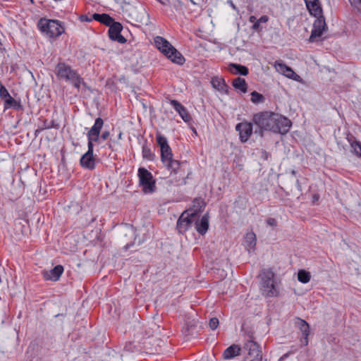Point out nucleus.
I'll return each mask as SVG.
<instances>
[{
    "label": "nucleus",
    "instance_id": "9",
    "mask_svg": "<svg viewBox=\"0 0 361 361\" xmlns=\"http://www.w3.org/2000/svg\"><path fill=\"white\" fill-rule=\"evenodd\" d=\"M315 17L317 19L314 22L313 28L309 39L310 42H315L317 39L320 37L327 29L325 18L322 13L321 16Z\"/></svg>",
    "mask_w": 361,
    "mask_h": 361
},
{
    "label": "nucleus",
    "instance_id": "1",
    "mask_svg": "<svg viewBox=\"0 0 361 361\" xmlns=\"http://www.w3.org/2000/svg\"><path fill=\"white\" fill-rule=\"evenodd\" d=\"M252 120L261 130L275 133L286 134L291 126V122L288 118L270 111L256 114Z\"/></svg>",
    "mask_w": 361,
    "mask_h": 361
},
{
    "label": "nucleus",
    "instance_id": "3",
    "mask_svg": "<svg viewBox=\"0 0 361 361\" xmlns=\"http://www.w3.org/2000/svg\"><path fill=\"white\" fill-rule=\"evenodd\" d=\"M260 279V290L264 296L275 298L279 295L281 281L276 278L275 273L271 269H263Z\"/></svg>",
    "mask_w": 361,
    "mask_h": 361
},
{
    "label": "nucleus",
    "instance_id": "19",
    "mask_svg": "<svg viewBox=\"0 0 361 361\" xmlns=\"http://www.w3.org/2000/svg\"><path fill=\"white\" fill-rule=\"evenodd\" d=\"M310 13L314 16H321L322 13V7L318 0H304Z\"/></svg>",
    "mask_w": 361,
    "mask_h": 361
},
{
    "label": "nucleus",
    "instance_id": "44",
    "mask_svg": "<svg viewBox=\"0 0 361 361\" xmlns=\"http://www.w3.org/2000/svg\"><path fill=\"white\" fill-rule=\"evenodd\" d=\"M121 137H122V133L120 132L118 134V139H121Z\"/></svg>",
    "mask_w": 361,
    "mask_h": 361
},
{
    "label": "nucleus",
    "instance_id": "2",
    "mask_svg": "<svg viewBox=\"0 0 361 361\" xmlns=\"http://www.w3.org/2000/svg\"><path fill=\"white\" fill-rule=\"evenodd\" d=\"M104 126V121L101 118H97L92 127L89 130L87 133V137L88 140L87 143V152L85 153L80 160V165L82 167L92 170L95 167V159L94 158L93 152H94V142L98 141L99 138V134L101 130Z\"/></svg>",
    "mask_w": 361,
    "mask_h": 361
},
{
    "label": "nucleus",
    "instance_id": "25",
    "mask_svg": "<svg viewBox=\"0 0 361 361\" xmlns=\"http://www.w3.org/2000/svg\"><path fill=\"white\" fill-rule=\"evenodd\" d=\"M92 18L108 26H110L114 23L113 18L107 14L94 13L92 16Z\"/></svg>",
    "mask_w": 361,
    "mask_h": 361
},
{
    "label": "nucleus",
    "instance_id": "12",
    "mask_svg": "<svg viewBox=\"0 0 361 361\" xmlns=\"http://www.w3.org/2000/svg\"><path fill=\"white\" fill-rule=\"evenodd\" d=\"M274 68L276 71L280 74L285 75L286 77L292 79L297 82H301V77L296 74L294 71L289 66H286L281 61H276L274 63Z\"/></svg>",
    "mask_w": 361,
    "mask_h": 361
},
{
    "label": "nucleus",
    "instance_id": "30",
    "mask_svg": "<svg viewBox=\"0 0 361 361\" xmlns=\"http://www.w3.org/2000/svg\"><path fill=\"white\" fill-rule=\"evenodd\" d=\"M251 101L255 104L260 103L264 101V97L257 92L253 91L251 93Z\"/></svg>",
    "mask_w": 361,
    "mask_h": 361
},
{
    "label": "nucleus",
    "instance_id": "21",
    "mask_svg": "<svg viewBox=\"0 0 361 361\" xmlns=\"http://www.w3.org/2000/svg\"><path fill=\"white\" fill-rule=\"evenodd\" d=\"M241 348L238 345H231L227 348L223 353L225 360H231L240 355Z\"/></svg>",
    "mask_w": 361,
    "mask_h": 361
},
{
    "label": "nucleus",
    "instance_id": "6",
    "mask_svg": "<svg viewBox=\"0 0 361 361\" xmlns=\"http://www.w3.org/2000/svg\"><path fill=\"white\" fill-rule=\"evenodd\" d=\"M194 204H197V208L193 210H188L182 213L177 221V230L179 233H185L196 221L198 213L204 206V202L200 200H195ZM196 207V204H194Z\"/></svg>",
    "mask_w": 361,
    "mask_h": 361
},
{
    "label": "nucleus",
    "instance_id": "33",
    "mask_svg": "<svg viewBox=\"0 0 361 361\" xmlns=\"http://www.w3.org/2000/svg\"><path fill=\"white\" fill-rule=\"evenodd\" d=\"M171 182L176 185H184L186 183L185 178H184V173L181 175V179L179 180H171Z\"/></svg>",
    "mask_w": 361,
    "mask_h": 361
},
{
    "label": "nucleus",
    "instance_id": "17",
    "mask_svg": "<svg viewBox=\"0 0 361 361\" xmlns=\"http://www.w3.org/2000/svg\"><path fill=\"white\" fill-rule=\"evenodd\" d=\"M170 104L185 122H189L191 120V116L187 109L180 102L171 99L170 100Z\"/></svg>",
    "mask_w": 361,
    "mask_h": 361
},
{
    "label": "nucleus",
    "instance_id": "15",
    "mask_svg": "<svg viewBox=\"0 0 361 361\" xmlns=\"http://www.w3.org/2000/svg\"><path fill=\"white\" fill-rule=\"evenodd\" d=\"M296 325L303 335V338L300 340L301 345L305 346L308 344L310 326L307 322L300 318H297Z\"/></svg>",
    "mask_w": 361,
    "mask_h": 361
},
{
    "label": "nucleus",
    "instance_id": "29",
    "mask_svg": "<svg viewBox=\"0 0 361 361\" xmlns=\"http://www.w3.org/2000/svg\"><path fill=\"white\" fill-rule=\"evenodd\" d=\"M142 157L147 160H153L154 154L152 152L150 148L147 145L142 146Z\"/></svg>",
    "mask_w": 361,
    "mask_h": 361
},
{
    "label": "nucleus",
    "instance_id": "24",
    "mask_svg": "<svg viewBox=\"0 0 361 361\" xmlns=\"http://www.w3.org/2000/svg\"><path fill=\"white\" fill-rule=\"evenodd\" d=\"M228 68L231 73L235 75H247L248 74V68L246 66L236 64V63H231L228 66Z\"/></svg>",
    "mask_w": 361,
    "mask_h": 361
},
{
    "label": "nucleus",
    "instance_id": "7",
    "mask_svg": "<svg viewBox=\"0 0 361 361\" xmlns=\"http://www.w3.org/2000/svg\"><path fill=\"white\" fill-rule=\"evenodd\" d=\"M38 27L43 34L51 38H56L65 31L63 23L57 20L41 18Z\"/></svg>",
    "mask_w": 361,
    "mask_h": 361
},
{
    "label": "nucleus",
    "instance_id": "23",
    "mask_svg": "<svg viewBox=\"0 0 361 361\" xmlns=\"http://www.w3.org/2000/svg\"><path fill=\"white\" fill-rule=\"evenodd\" d=\"M212 87L221 93L227 92L228 86L226 85L223 78L219 77H214L211 81Z\"/></svg>",
    "mask_w": 361,
    "mask_h": 361
},
{
    "label": "nucleus",
    "instance_id": "34",
    "mask_svg": "<svg viewBox=\"0 0 361 361\" xmlns=\"http://www.w3.org/2000/svg\"><path fill=\"white\" fill-rule=\"evenodd\" d=\"M15 103V99L11 97L4 102V109H8L12 107V104Z\"/></svg>",
    "mask_w": 361,
    "mask_h": 361
},
{
    "label": "nucleus",
    "instance_id": "43",
    "mask_svg": "<svg viewBox=\"0 0 361 361\" xmlns=\"http://www.w3.org/2000/svg\"><path fill=\"white\" fill-rule=\"evenodd\" d=\"M10 97H11V96L10 95L9 92H8V94H6V95L3 97L1 99H4V101L5 102Z\"/></svg>",
    "mask_w": 361,
    "mask_h": 361
},
{
    "label": "nucleus",
    "instance_id": "16",
    "mask_svg": "<svg viewBox=\"0 0 361 361\" xmlns=\"http://www.w3.org/2000/svg\"><path fill=\"white\" fill-rule=\"evenodd\" d=\"M257 244V237L253 231L248 232L244 237L243 245L248 252H253Z\"/></svg>",
    "mask_w": 361,
    "mask_h": 361
},
{
    "label": "nucleus",
    "instance_id": "41",
    "mask_svg": "<svg viewBox=\"0 0 361 361\" xmlns=\"http://www.w3.org/2000/svg\"><path fill=\"white\" fill-rule=\"evenodd\" d=\"M259 24L260 23L257 20L255 23H253L252 29L255 30H259Z\"/></svg>",
    "mask_w": 361,
    "mask_h": 361
},
{
    "label": "nucleus",
    "instance_id": "13",
    "mask_svg": "<svg viewBox=\"0 0 361 361\" xmlns=\"http://www.w3.org/2000/svg\"><path fill=\"white\" fill-rule=\"evenodd\" d=\"M123 29V26L119 23L114 22L109 29V36L111 39L117 41L119 43H125L126 39L124 37L121 35V32Z\"/></svg>",
    "mask_w": 361,
    "mask_h": 361
},
{
    "label": "nucleus",
    "instance_id": "37",
    "mask_svg": "<svg viewBox=\"0 0 361 361\" xmlns=\"http://www.w3.org/2000/svg\"><path fill=\"white\" fill-rule=\"evenodd\" d=\"M269 20V17L267 16H261L258 20L257 21L261 23H267V21Z\"/></svg>",
    "mask_w": 361,
    "mask_h": 361
},
{
    "label": "nucleus",
    "instance_id": "8",
    "mask_svg": "<svg viewBox=\"0 0 361 361\" xmlns=\"http://www.w3.org/2000/svg\"><path fill=\"white\" fill-rule=\"evenodd\" d=\"M140 185L145 193H152L155 190V181L152 173L145 168L138 169Z\"/></svg>",
    "mask_w": 361,
    "mask_h": 361
},
{
    "label": "nucleus",
    "instance_id": "28",
    "mask_svg": "<svg viewBox=\"0 0 361 361\" xmlns=\"http://www.w3.org/2000/svg\"><path fill=\"white\" fill-rule=\"evenodd\" d=\"M310 274L305 270H300L298 273V279L302 283H307L310 281Z\"/></svg>",
    "mask_w": 361,
    "mask_h": 361
},
{
    "label": "nucleus",
    "instance_id": "39",
    "mask_svg": "<svg viewBox=\"0 0 361 361\" xmlns=\"http://www.w3.org/2000/svg\"><path fill=\"white\" fill-rule=\"evenodd\" d=\"M12 107H13L16 109H21L22 106L20 102L15 100V103L12 104Z\"/></svg>",
    "mask_w": 361,
    "mask_h": 361
},
{
    "label": "nucleus",
    "instance_id": "20",
    "mask_svg": "<svg viewBox=\"0 0 361 361\" xmlns=\"http://www.w3.org/2000/svg\"><path fill=\"white\" fill-rule=\"evenodd\" d=\"M63 272V267L57 265L49 271H44L43 276L46 280L57 281Z\"/></svg>",
    "mask_w": 361,
    "mask_h": 361
},
{
    "label": "nucleus",
    "instance_id": "45",
    "mask_svg": "<svg viewBox=\"0 0 361 361\" xmlns=\"http://www.w3.org/2000/svg\"><path fill=\"white\" fill-rule=\"evenodd\" d=\"M109 148H112V145H111V144H109Z\"/></svg>",
    "mask_w": 361,
    "mask_h": 361
},
{
    "label": "nucleus",
    "instance_id": "31",
    "mask_svg": "<svg viewBox=\"0 0 361 361\" xmlns=\"http://www.w3.org/2000/svg\"><path fill=\"white\" fill-rule=\"evenodd\" d=\"M219 319L216 317H212L209 319V326L212 330H215L219 326Z\"/></svg>",
    "mask_w": 361,
    "mask_h": 361
},
{
    "label": "nucleus",
    "instance_id": "32",
    "mask_svg": "<svg viewBox=\"0 0 361 361\" xmlns=\"http://www.w3.org/2000/svg\"><path fill=\"white\" fill-rule=\"evenodd\" d=\"M352 6L361 13V0H349Z\"/></svg>",
    "mask_w": 361,
    "mask_h": 361
},
{
    "label": "nucleus",
    "instance_id": "40",
    "mask_svg": "<svg viewBox=\"0 0 361 361\" xmlns=\"http://www.w3.org/2000/svg\"><path fill=\"white\" fill-rule=\"evenodd\" d=\"M80 19L82 22H90L91 21V19H90L87 16L85 15H82L80 17Z\"/></svg>",
    "mask_w": 361,
    "mask_h": 361
},
{
    "label": "nucleus",
    "instance_id": "18",
    "mask_svg": "<svg viewBox=\"0 0 361 361\" xmlns=\"http://www.w3.org/2000/svg\"><path fill=\"white\" fill-rule=\"evenodd\" d=\"M195 221V227L196 231L201 235H204L207 233L209 228V216L205 214L202 216L200 220L197 219Z\"/></svg>",
    "mask_w": 361,
    "mask_h": 361
},
{
    "label": "nucleus",
    "instance_id": "10",
    "mask_svg": "<svg viewBox=\"0 0 361 361\" xmlns=\"http://www.w3.org/2000/svg\"><path fill=\"white\" fill-rule=\"evenodd\" d=\"M156 140L160 147L161 162L167 161L173 157V153L166 137L160 133H157Z\"/></svg>",
    "mask_w": 361,
    "mask_h": 361
},
{
    "label": "nucleus",
    "instance_id": "38",
    "mask_svg": "<svg viewBox=\"0 0 361 361\" xmlns=\"http://www.w3.org/2000/svg\"><path fill=\"white\" fill-rule=\"evenodd\" d=\"M110 135V133L107 130L106 131H104L101 135V138L103 140H106Z\"/></svg>",
    "mask_w": 361,
    "mask_h": 361
},
{
    "label": "nucleus",
    "instance_id": "26",
    "mask_svg": "<svg viewBox=\"0 0 361 361\" xmlns=\"http://www.w3.org/2000/svg\"><path fill=\"white\" fill-rule=\"evenodd\" d=\"M233 86L240 92L245 93L247 92V85L245 80L241 78H237L233 81Z\"/></svg>",
    "mask_w": 361,
    "mask_h": 361
},
{
    "label": "nucleus",
    "instance_id": "5",
    "mask_svg": "<svg viewBox=\"0 0 361 361\" xmlns=\"http://www.w3.org/2000/svg\"><path fill=\"white\" fill-rule=\"evenodd\" d=\"M156 47L173 63L182 65L185 62L183 56L165 38L157 36L154 38Z\"/></svg>",
    "mask_w": 361,
    "mask_h": 361
},
{
    "label": "nucleus",
    "instance_id": "14",
    "mask_svg": "<svg viewBox=\"0 0 361 361\" xmlns=\"http://www.w3.org/2000/svg\"><path fill=\"white\" fill-rule=\"evenodd\" d=\"M235 130L239 132L240 140L245 142L252 133V125L249 122L240 123L236 125Z\"/></svg>",
    "mask_w": 361,
    "mask_h": 361
},
{
    "label": "nucleus",
    "instance_id": "4",
    "mask_svg": "<svg viewBox=\"0 0 361 361\" xmlns=\"http://www.w3.org/2000/svg\"><path fill=\"white\" fill-rule=\"evenodd\" d=\"M55 73L59 79L71 82L78 90H80L81 86L83 89L87 88L86 83L77 71L65 63H59L57 64L55 68Z\"/></svg>",
    "mask_w": 361,
    "mask_h": 361
},
{
    "label": "nucleus",
    "instance_id": "11",
    "mask_svg": "<svg viewBox=\"0 0 361 361\" xmlns=\"http://www.w3.org/2000/svg\"><path fill=\"white\" fill-rule=\"evenodd\" d=\"M244 348L248 352L247 359L249 361H262V350L257 343L249 340L245 343Z\"/></svg>",
    "mask_w": 361,
    "mask_h": 361
},
{
    "label": "nucleus",
    "instance_id": "27",
    "mask_svg": "<svg viewBox=\"0 0 361 361\" xmlns=\"http://www.w3.org/2000/svg\"><path fill=\"white\" fill-rule=\"evenodd\" d=\"M349 142L351 147V151L355 153L357 157H361V142L349 139Z\"/></svg>",
    "mask_w": 361,
    "mask_h": 361
},
{
    "label": "nucleus",
    "instance_id": "22",
    "mask_svg": "<svg viewBox=\"0 0 361 361\" xmlns=\"http://www.w3.org/2000/svg\"><path fill=\"white\" fill-rule=\"evenodd\" d=\"M165 167L171 171V174L174 173L177 174L179 173V170L180 169V166L183 163L180 162L178 160L173 159V157L171 158L167 161L163 163Z\"/></svg>",
    "mask_w": 361,
    "mask_h": 361
},
{
    "label": "nucleus",
    "instance_id": "42",
    "mask_svg": "<svg viewBox=\"0 0 361 361\" xmlns=\"http://www.w3.org/2000/svg\"><path fill=\"white\" fill-rule=\"evenodd\" d=\"M249 20H250V23H255L257 20V18H256V17H255V16H251L249 18Z\"/></svg>",
    "mask_w": 361,
    "mask_h": 361
},
{
    "label": "nucleus",
    "instance_id": "36",
    "mask_svg": "<svg viewBox=\"0 0 361 361\" xmlns=\"http://www.w3.org/2000/svg\"><path fill=\"white\" fill-rule=\"evenodd\" d=\"M8 91L6 90V88L2 85L1 82L0 81V97L2 98L6 95V94H8Z\"/></svg>",
    "mask_w": 361,
    "mask_h": 361
},
{
    "label": "nucleus",
    "instance_id": "35",
    "mask_svg": "<svg viewBox=\"0 0 361 361\" xmlns=\"http://www.w3.org/2000/svg\"><path fill=\"white\" fill-rule=\"evenodd\" d=\"M267 224L274 228L277 226V221L274 218H269L267 219Z\"/></svg>",
    "mask_w": 361,
    "mask_h": 361
}]
</instances>
